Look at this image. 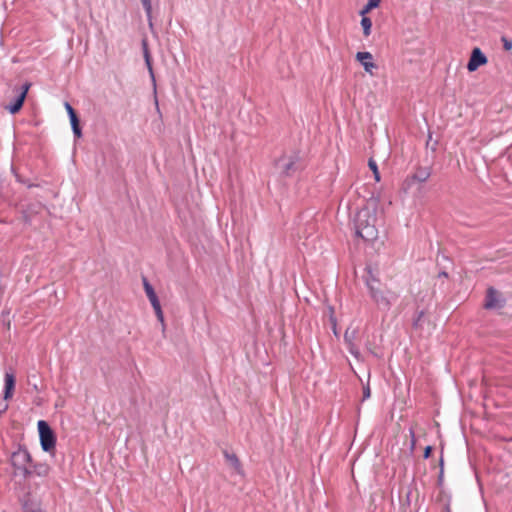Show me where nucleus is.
<instances>
[{
	"label": "nucleus",
	"mask_w": 512,
	"mask_h": 512,
	"mask_svg": "<svg viewBox=\"0 0 512 512\" xmlns=\"http://www.w3.org/2000/svg\"><path fill=\"white\" fill-rule=\"evenodd\" d=\"M384 215L383 205L378 197H370L358 211L355 218L356 234L366 241L378 236V220Z\"/></svg>",
	"instance_id": "nucleus-1"
},
{
	"label": "nucleus",
	"mask_w": 512,
	"mask_h": 512,
	"mask_svg": "<svg viewBox=\"0 0 512 512\" xmlns=\"http://www.w3.org/2000/svg\"><path fill=\"white\" fill-rule=\"evenodd\" d=\"M366 285L370 297L380 309L389 310L391 305L398 299V294L395 291L382 287L380 281L373 276L367 278Z\"/></svg>",
	"instance_id": "nucleus-2"
},
{
	"label": "nucleus",
	"mask_w": 512,
	"mask_h": 512,
	"mask_svg": "<svg viewBox=\"0 0 512 512\" xmlns=\"http://www.w3.org/2000/svg\"><path fill=\"white\" fill-rule=\"evenodd\" d=\"M38 431L40 436L41 447L45 452H50L55 449L56 445V437L48 425V423L44 420L38 421Z\"/></svg>",
	"instance_id": "nucleus-3"
},
{
	"label": "nucleus",
	"mask_w": 512,
	"mask_h": 512,
	"mask_svg": "<svg viewBox=\"0 0 512 512\" xmlns=\"http://www.w3.org/2000/svg\"><path fill=\"white\" fill-rule=\"evenodd\" d=\"M30 86H31L30 83H25L23 86H21L19 88L18 87L13 88V92L15 93V100L13 102H11L10 104L5 105L4 108L7 111H9L11 114L18 113L23 106V103L26 99V96L30 89Z\"/></svg>",
	"instance_id": "nucleus-4"
},
{
	"label": "nucleus",
	"mask_w": 512,
	"mask_h": 512,
	"mask_svg": "<svg viewBox=\"0 0 512 512\" xmlns=\"http://www.w3.org/2000/svg\"><path fill=\"white\" fill-rule=\"evenodd\" d=\"M487 62H488V59L484 55V53L481 51V49L478 47H475L471 52V56H470V59L467 64V69L469 72H474L480 66L487 64Z\"/></svg>",
	"instance_id": "nucleus-5"
},
{
	"label": "nucleus",
	"mask_w": 512,
	"mask_h": 512,
	"mask_svg": "<svg viewBox=\"0 0 512 512\" xmlns=\"http://www.w3.org/2000/svg\"><path fill=\"white\" fill-rule=\"evenodd\" d=\"M11 461L14 467L26 471L27 465L31 461V456L26 449H19L12 454Z\"/></svg>",
	"instance_id": "nucleus-6"
},
{
	"label": "nucleus",
	"mask_w": 512,
	"mask_h": 512,
	"mask_svg": "<svg viewBox=\"0 0 512 512\" xmlns=\"http://www.w3.org/2000/svg\"><path fill=\"white\" fill-rule=\"evenodd\" d=\"M355 58L363 66L365 72L373 75V70L377 68V65L370 52H357Z\"/></svg>",
	"instance_id": "nucleus-7"
},
{
	"label": "nucleus",
	"mask_w": 512,
	"mask_h": 512,
	"mask_svg": "<svg viewBox=\"0 0 512 512\" xmlns=\"http://www.w3.org/2000/svg\"><path fill=\"white\" fill-rule=\"evenodd\" d=\"M5 387H4V400H10L13 397L14 389H15V375L11 372H6L4 377Z\"/></svg>",
	"instance_id": "nucleus-8"
},
{
	"label": "nucleus",
	"mask_w": 512,
	"mask_h": 512,
	"mask_svg": "<svg viewBox=\"0 0 512 512\" xmlns=\"http://www.w3.org/2000/svg\"><path fill=\"white\" fill-rule=\"evenodd\" d=\"M485 308H498L500 307V301H499V297H498V293L496 290H494L493 288H489L487 290V296H486V301H485Z\"/></svg>",
	"instance_id": "nucleus-9"
},
{
	"label": "nucleus",
	"mask_w": 512,
	"mask_h": 512,
	"mask_svg": "<svg viewBox=\"0 0 512 512\" xmlns=\"http://www.w3.org/2000/svg\"><path fill=\"white\" fill-rule=\"evenodd\" d=\"M143 287L152 307L160 305L159 299L146 278L143 279Z\"/></svg>",
	"instance_id": "nucleus-10"
},
{
	"label": "nucleus",
	"mask_w": 512,
	"mask_h": 512,
	"mask_svg": "<svg viewBox=\"0 0 512 512\" xmlns=\"http://www.w3.org/2000/svg\"><path fill=\"white\" fill-rule=\"evenodd\" d=\"M142 45H143V54H144L146 66L149 70V73H150L152 79H154V73H153V68H152V63H151V56H150L147 42L144 40Z\"/></svg>",
	"instance_id": "nucleus-11"
},
{
	"label": "nucleus",
	"mask_w": 512,
	"mask_h": 512,
	"mask_svg": "<svg viewBox=\"0 0 512 512\" xmlns=\"http://www.w3.org/2000/svg\"><path fill=\"white\" fill-rule=\"evenodd\" d=\"M71 126L73 129V132L77 138H80L82 136L81 128L79 125V119L77 114H73L70 117Z\"/></svg>",
	"instance_id": "nucleus-12"
},
{
	"label": "nucleus",
	"mask_w": 512,
	"mask_h": 512,
	"mask_svg": "<svg viewBox=\"0 0 512 512\" xmlns=\"http://www.w3.org/2000/svg\"><path fill=\"white\" fill-rule=\"evenodd\" d=\"M361 26L363 28V34L368 37L371 34L372 21L369 17H362Z\"/></svg>",
	"instance_id": "nucleus-13"
},
{
	"label": "nucleus",
	"mask_w": 512,
	"mask_h": 512,
	"mask_svg": "<svg viewBox=\"0 0 512 512\" xmlns=\"http://www.w3.org/2000/svg\"><path fill=\"white\" fill-rule=\"evenodd\" d=\"M225 458H226L227 462L232 467H234L236 470L240 469L241 464H240L238 457L235 454L225 453Z\"/></svg>",
	"instance_id": "nucleus-14"
},
{
	"label": "nucleus",
	"mask_w": 512,
	"mask_h": 512,
	"mask_svg": "<svg viewBox=\"0 0 512 512\" xmlns=\"http://www.w3.org/2000/svg\"><path fill=\"white\" fill-rule=\"evenodd\" d=\"M368 166L373 172L375 181L379 182L381 178L380 173L378 171L377 163L372 158H370L368 161Z\"/></svg>",
	"instance_id": "nucleus-15"
},
{
	"label": "nucleus",
	"mask_w": 512,
	"mask_h": 512,
	"mask_svg": "<svg viewBox=\"0 0 512 512\" xmlns=\"http://www.w3.org/2000/svg\"><path fill=\"white\" fill-rule=\"evenodd\" d=\"M143 7L145 9V12L147 14L148 19H151L152 14V5L150 0H141Z\"/></svg>",
	"instance_id": "nucleus-16"
},
{
	"label": "nucleus",
	"mask_w": 512,
	"mask_h": 512,
	"mask_svg": "<svg viewBox=\"0 0 512 512\" xmlns=\"http://www.w3.org/2000/svg\"><path fill=\"white\" fill-rule=\"evenodd\" d=\"M158 320L164 325V315L161 309V305L153 307Z\"/></svg>",
	"instance_id": "nucleus-17"
},
{
	"label": "nucleus",
	"mask_w": 512,
	"mask_h": 512,
	"mask_svg": "<svg viewBox=\"0 0 512 512\" xmlns=\"http://www.w3.org/2000/svg\"><path fill=\"white\" fill-rule=\"evenodd\" d=\"M348 335H349V333H348V331H346L345 334H344V338H345L346 341H348ZM349 350L355 356L358 355V352L354 350V346H353V344H352V342L350 340H349Z\"/></svg>",
	"instance_id": "nucleus-18"
},
{
	"label": "nucleus",
	"mask_w": 512,
	"mask_h": 512,
	"mask_svg": "<svg viewBox=\"0 0 512 512\" xmlns=\"http://www.w3.org/2000/svg\"><path fill=\"white\" fill-rule=\"evenodd\" d=\"M372 9H374L372 6L366 3V5L363 7V9L360 11V14L362 17H366L365 15L369 13Z\"/></svg>",
	"instance_id": "nucleus-19"
},
{
	"label": "nucleus",
	"mask_w": 512,
	"mask_h": 512,
	"mask_svg": "<svg viewBox=\"0 0 512 512\" xmlns=\"http://www.w3.org/2000/svg\"><path fill=\"white\" fill-rule=\"evenodd\" d=\"M64 107L69 115V117L73 114H76L75 110L73 109V107L68 103V102H65L64 103Z\"/></svg>",
	"instance_id": "nucleus-20"
},
{
	"label": "nucleus",
	"mask_w": 512,
	"mask_h": 512,
	"mask_svg": "<svg viewBox=\"0 0 512 512\" xmlns=\"http://www.w3.org/2000/svg\"><path fill=\"white\" fill-rule=\"evenodd\" d=\"M502 41H503V47L505 50L509 51L512 49V42L510 40L503 38Z\"/></svg>",
	"instance_id": "nucleus-21"
},
{
	"label": "nucleus",
	"mask_w": 512,
	"mask_h": 512,
	"mask_svg": "<svg viewBox=\"0 0 512 512\" xmlns=\"http://www.w3.org/2000/svg\"><path fill=\"white\" fill-rule=\"evenodd\" d=\"M410 435H411L410 449L413 451L415 448V445H416V438H415V433L412 429H410Z\"/></svg>",
	"instance_id": "nucleus-22"
},
{
	"label": "nucleus",
	"mask_w": 512,
	"mask_h": 512,
	"mask_svg": "<svg viewBox=\"0 0 512 512\" xmlns=\"http://www.w3.org/2000/svg\"><path fill=\"white\" fill-rule=\"evenodd\" d=\"M431 452H432V447L431 446H427L425 449H424V458H429L431 456Z\"/></svg>",
	"instance_id": "nucleus-23"
},
{
	"label": "nucleus",
	"mask_w": 512,
	"mask_h": 512,
	"mask_svg": "<svg viewBox=\"0 0 512 512\" xmlns=\"http://www.w3.org/2000/svg\"><path fill=\"white\" fill-rule=\"evenodd\" d=\"M381 0H368L367 4L372 6L373 8H376L379 6Z\"/></svg>",
	"instance_id": "nucleus-24"
},
{
	"label": "nucleus",
	"mask_w": 512,
	"mask_h": 512,
	"mask_svg": "<svg viewBox=\"0 0 512 512\" xmlns=\"http://www.w3.org/2000/svg\"><path fill=\"white\" fill-rule=\"evenodd\" d=\"M369 397H370V388L367 386V387H365V388H364V390H363V398H364V399H367V398H369Z\"/></svg>",
	"instance_id": "nucleus-25"
},
{
	"label": "nucleus",
	"mask_w": 512,
	"mask_h": 512,
	"mask_svg": "<svg viewBox=\"0 0 512 512\" xmlns=\"http://www.w3.org/2000/svg\"><path fill=\"white\" fill-rule=\"evenodd\" d=\"M428 178V174H421V177L419 178L420 181H425Z\"/></svg>",
	"instance_id": "nucleus-26"
},
{
	"label": "nucleus",
	"mask_w": 512,
	"mask_h": 512,
	"mask_svg": "<svg viewBox=\"0 0 512 512\" xmlns=\"http://www.w3.org/2000/svg\"><path fill=\"white\" fill-rule=\"evenodd\" d=\"M292 166H293V162H290V163L287 165V167H286L285 171H286V172H288V171L292 168Z\"/></svg>",
	"instance_id": "nucleus-27"
}]
</instances>
